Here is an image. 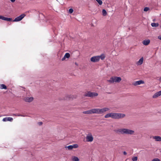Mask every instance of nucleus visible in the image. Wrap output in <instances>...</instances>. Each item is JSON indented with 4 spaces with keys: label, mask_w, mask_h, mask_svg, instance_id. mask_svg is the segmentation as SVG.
Wrapping results in <instances>:
<instances>
[{
    "label": "nucleus",
    "mask_w": 161,
    "mask_h": 161,
    "mask_svg": "<svg viewBox=\"0 0 161 161\" xmlns=\"http://www.w3.org/2000/svg\"><path fill=\"white\" fill-rule=\"evenodd\" d=\"M125 116V115L124 114L111 113L106 114L104 117L106 118L111 117L113 119H120L124 118Z\"/></svg>",
    "instance_id": "f257e3e1"
},
{
    "label": "nucleus",
    "mask_w": 161,
    "mask_h": 161,
    "mask_svg": "<svg viewBox=\"0 0 161 161\" xmlns=\"http://www.w3.org/2000/svg\"><path fill=\"white\" fill-rule=\"evenodd\" d=\"M118 133H120L122 134H127L132 135L134 133V131L129 129L123 128L118 129L115 131Z\"/></svg>",
    "instance_id": "f03ea898"
},
{
    "label": "nucleus",
    "mask_w": 161,
    "mask_h": 161,
    "mask_svg": "<svg viewBox=\"0 0 161 161\" xmlns=\"http://www.w3.org/2000/svg\"><path fill=\"white\" fill-rule=\"evenodd\" d=\"M110 109L108 108H93V114H102L106 112L109 110Z\"/></svg>",
    "instance_id": "7ed1b4c3"
},
{
    "label": "nucleus",
    "mask_w": 161,
    "mask_h": 161,
    "mask_svg": "<svg viewBox=\"0 0 161 161\" xmlns=\"http://www.w3.org/2000/svg\"><path fill=\"white\" fill-rule=\"evenodd\" d=\"M122 80L120 77L112 76L111 77L109 80H108L107 81L110 83H113L114 82H119Z\"/></svg>",
    "instance_id": "20e7f679"
},
{
    "label": "nucleus",
    "mask_w": 161,
    "mask_h": 161,
    "mask_svg": "<svg viewBox=\"0 0 161 161\" xmlns=\"http://www.w3.org/2000/svg\"><path fill=\"white\" fill-rule=\"evenodd\" d=\"M98 95V94L97 92H91L90 91H89L85 93L84 96L85 97H93L97 96Z\"/></svg>",
    "instance_id": "39448f33"
},
{
    "label": "nucleus",
    "mask_w": 161,
    "mask_h": 161,
    "mask_svg": "<svg viewBox=\"0 0 161 161\" xmlns=\"http://www.w3.org/2000/svg\"><path fill=\"white\" fill-rule=\"evenodd\" d=\"M25 16V14H23L16 17L13 20V22H18L21 20Z\"/></svg>",
    "instance_id": "423d86ee"
},
{
    "label": "nucleus",
    "mask_w": 161,
    "mask_h": 161,
    "mask_svg": "<svg viewBox=\"0 0 161 161\" xmlns=\"http://www.w3.org/2000/svg\"><path fill=\"white\" fill-rule=\"evenodd\" d=\"M86 139L87 142H92L93 140V137L91 133H89L86 136Z\"/></svg>",
    "instance_id": "0eeeda50"
},
{
    "label": "nucleus",
    "mask_w": 161,
    "mask_h": 161,
    "mask_svg": "<svg viewBox=\"0 0 161 161\" xmlns=\"http://www.w3.org/2000/svg\"><path fill=\"white\" fill-rule=\"evenodd\" d=\"M99 60V57L97 56H94L90 58V61L92 62H97Z\"/></svg>",
    "instance_id": "6e6552de"
},
{
    "label": "nucleus",
    "mask_w": 161,
    "mask_h": 161,
    "mask_svg": "<svg viewBox=\"0 0 161 161\" xmlns=\"http://www.w3.org/2000/svg\"><path fill=\"white\" fill-rule=\"evenodd\" d=\"M78 146L77 144H75L72 145H69L67 146H66V148H68L69 150H70L73 148H76L78 147Z\"/></svg>",
    "instance_id": "1a4fd4ad"
},
{
    "label": "nucleus",
    "mask_w": 161,
    "mask_h": 161,
    "mask_svg": "<svg viewBox=\"0 0 161 161\" xmlns=\"http://www.w3.org/2000/svg\"><path fill=\"white\" fill-rule=\"evenodd\" d=\"M144 83V82L142 80H139L138 81H135L133 83V85L135 86H136L141 84H143Z\"/></svg>",
    "instance_id": "9d476101"
},
{
    "label": "nucleus",
    "mask_w": 161,
    "mask_h": 161,
    "mask_svg": "<svg viewBox=\"0 0 161 161\" xmlns=\"http://www.w3.org/2000/svg\"><path fill=\"white\" fill-rule=\"evenodd\" d=\"M0 19L9 21H11L12 20V19L11 18L6 17L2 15H0Z\"/></svg>",
    "instance_id": "9b49d317"
},
{
    "label": "nucleus",
    "mask_w": 161,
    "mask_h": 161,
    "mask_svg": "<svg viewBox=\"0 0 161 161\" xmlns=\"http://www.w3.org/2000/svg\"><path fill=\"white\" fill-rule=\"evenodd\" d=\"M153 139H154L155 141L157 142L161 141V137L159 136H154L152 137Z\"/></svg>",
    "instance_id": "f8f14e48"
},
{
    "label": "nucleus",
    "mask_w": 161,
    "mask_h": 161,
    "mask_svg": "<svg viewBox=\"0 0 161 161\" xmlns=\"http://www.w3.org/2000/svg\"><path fill=\"white\" fill-rule=\"evenodd\" d=\"M33 97H26L24 99V100L27 102L30 103L33 101Z\"/></svg>",
    "instance_id": "ddd939ff"
},
{
    "label": "nucleus",
    "mask_w": 161,
    "mask_h": 161,
    "mask_svg": "<svg viewBox=\"0 0 161 161\" xmlns=\"http://www.w3.org/2000/svg\"><path fill=\"white\" fill-rule=\"evenodd\" d=\"M161 95V90L155 93L153 96V98H156Z\"/></svg>",
    "instance_id": "4468645a"
},
{
    "label": "nucleus",
    "mask_w": 161,
    "mask_h": 161,
    "mask_svg": "<svg viewBox=\"0 0 161 161\" xmlns=\"http://www.w3.org/2000/svg\"><path fill=\"white\" fill-rule=\"evenodd\" d=\"M83 113L84 114H93V109L83 112Z\"/></svg>",
    "instance_id": "2eb2a0df"
},
{
    "label": "nucleus",
    "mask_w": 161,
    "mask_h": 161,
    "mask_svg": "<svg viewBox=\"0 0 161 161\" xmlns=\"http://www.w3.org/2000/svg\"><path fill=\"white\" fill-rule=\"evenodd\" d=\"M13 120V119L12 117H6L4 118L3 119V121L4 122L7 121H12Z\"/></svg>",
    "instance_id": "dca6fc26"
},
{
    "label": "nucleus",
    "mask_w": 161,
    "mask_h": 161,
    "mask_svg": "<svg viewBox=\"0 0 161 161\" xmlns=\"http://www.w3.org/2000/svg\"><path fill=\"white\" fill-rule=\"evenodd\" d=\"M143 61V57H142L136 63V64L138 65H141L142 64Z\"/></svg>",
    "instance_id": "f3484780"
},
{
    "label": "nucleus",
    "mask_w": 161,
    "mask_h": 161,
    "mask_svg": "<svg viewBox=\"0 0 161 161\" xmlns=\"http://www.w3.org/2000/svg\"><path fill=\"white\" fill-rule=\"evenodd\" d=\"M150 42V40L149 39L145 40L143 41L142 43L145 46L148 45Z\"/></svg>",
    "instance_id": "a211bd4d"
},
{
    "label": "nucleus",
    "mask_w": 161,
    "mask_h": 161,
    "mask_svg": "<svg viewBox=\"0 0 161 161\" xmlns=\"http://www.w3.org/2000/svg\"><path fill=\"white\" fill-rule=\"evenodd\" d=\"M151 26L153 27H157L158 26L159 24L158 23H152L151 24Z\"/></svg>",
    "instance_id": "6ab92c4d"
},
{
    "label": "nucleus",
    "mask_w": 161,
    "mask_h": 161,
    "mask_svg": "<svg viewBox=\"0 0 161 161\" xmlns=\"http://www.w3.org/2000/svg\"><path fill=\"white\" fill-rule=\"evenodd\" d=\"M0 88L2 89H7V87L5 85L2 84L0 85Z\"/></svg>",
    "instance_id": "aec40b11"
},
{
    "label": "nucleus",
    "mask_w": 161,
    "mask_h": 161,
    "mask_svg": "<svg viewBox=\"0 0 161 161\" xmlns=\"http://www.w3.org/2000/svg\"><path fill=\"white\" fill-rule=\"evenodd\" d=\"M72 160L73 161H79V159L76 156H73L72 158Z\"/></svg>",
    "instance_id": "412c9836"
},
{
    "label": "nucleus",
    "mask_w": 161,
    "mask_h": 161,
    "mask_svg": "<svg viewBox=\"0 0 161 161\" xmlns=\"http://www.w3.org/2000/svg\"><path fill=\"white\" fill-rule=\"evenodd\" d=\"M98 56L99 57V59L100 58L102 60H103L105 57V55L104 54H102L100 56Z\"/></svg>",
    "instance_id": "4be33fe9"
},
{
    "label": "nucleus",
    "mask_w": 161,
    "mask_h": 161,
    "mask_svg": "<svg viewBox=\"0 0 161 161\" xmlns=\"http://www.w3.org/2000/svg\"><path fill=\"white\" fill-rule=\"evenodd\" d=\"M102 13L103 16H105L107 15V12L105 9H103L102 10Z\"/></svg>",
    "instance_id": "5701e85b"
},
{
    "label": "nucleus",
    "mask_w": 161,
    "mask_h": 161,
    "mask_svg": "<svg viewBox=\"0 0 161 161\" xmlns=\"http://www.w3.org/2000/svg\"><path fill=\"white\" fill-rule=\"evenodd\" d=\"M70 54L69 53H66L65 55H64V56L66 58H68L69 57H70Z\"/></svg>",
    "instance_id": "b1692460"
},
{
    "label": "nucleus",
    "mask_w": 161,
    "mask_h": 161,
    "mask_svg": "<svg viewBox=\"0 0 161 161\" xmlns=\"http://www.w3.org/2000/svg\"><path fill=\"white\" fill-rule=\"evenodd\" d=\"M98 3V4L100 5H102L103 3V2L102 0H95Z\"/></svg>",
    "instance_id": "393cba45"
},
{
    "label": "nucleus",
    "mask_w": 161,
    "mask_h": 161,
    "mask_svg": "<svg viewBox=\"0 0 161 161\" xmlns=\"http://www.w3.org/2000/svg\"><path fill=\"white\" fill-rule=\"evenodd\" d=\"M137 160V157H133L132 158V160L133 161H136Z\"/></svg>",
    "instance_id": "a878e982"
},
{
    "label": "nucleus",
    "mask_w": 161,
    "mask_h": 161,
    "mask_svg": "<svg viewBox=\"0 0 161 161\" xmlns=\"http://www.w3.org/2000/svg\"><path fill=\"white\" fill-rule=\"evenodd\" d=\"M67 97H68V98L70 99V98H74V96L73 95H68L67 96Z\"/></svg>",
    "instance_id": "bb28decb"
},
{
    "label": "nucleus",
    "mask_w": 161,
    "mask_h": 161,
    "mask_svg": "<svg viewBox=\"0 0 161 161\" xmlns=\"http://www.w3.org/2000/svg\"><path fill=\"white\" fill-rule=\"evenodd\" d=\"M74 10L72 8H70L69 10V13L72 14Z\"/></svg>",
    "instance_id": "cd10ccee"
},
{
    "label": "nucleus",
    "mask_w": 161,
    "mask_h": 161,
    "mask_svg": "<svg viewBox=\"0 0 161 161\" xmlns=\"http://www.w3.org/2000/svg\"><path fill=\"white\" fill-rule=\"evenodd\" d=\"M152 161H160V160L158 158H155L153 160H152Z\"/></svg>",
    "instance_id": "c85d7f7f"
},
{
    "label": "nucleus",
    "mask_w": 161,
    "mask_h": 161,
    "mask_svg": "<svg viewBox=\"0 0 161 161\" xmlns=\"http://www.w3.org/2000/svg\"><path fill=\"white\" fill-rule=\"evenodd\" d=\"M149 8L148 7H145L144 9V11H147L149 10Z\"/></svg>",
    "instance_id": "c756f323"
},
{
    "label": "nucleus",
    "mask_w": 161,
    "mask_h": 161,
    "mask_svg": "<svg viewBox=\"0 0 161 161\" xmlns=\"http://www.w3.org/2000/svg\"><path fill=\"white\" fill-rule=\"evenodd\" d=\"M12 115L13 116H22V115H20V114H13Z\"/></svg>",
    "instance_id": "7c9ffc66"
},
{
    "label": "nucleus",
    "mask_w": 161,
    "mask_h": 161,
    "mask_svg": "<svg viewBox=\"0 0 161 161\" xmlns=\"http://www.w3.org/2000/svg\"><path fill=\"white\" fill-rule=\"evenodd\" d=\"M123 154L125 155H126L127 154V153L125 151H124L123 152Z\"/></svg>",
    "instance_id": "2f4dec72"
},
{
    "label": "nucleus",
    "mask_w": 161,
    "mask_h": 161,
    "mask_svg": "<svg viewBox=\"0 0 161 161\" xmlns=\"http://www.w3.org/2000/svg\"><path fill=\"white\" fill-rule=\"evenodd\" d=\"M65 58L64 56V57L62 58L61 60L62 61H64L65 59Z\"/></svg>",
    "instance_id": "473e14b6"
},
{
    "label": "nucleus",
    "mask_w": 161,
    "mask_h": 161,
    "mask_svg": "<svg viewBox=\"0 0 161 161\" xmlns=\"http://www.w3.org/2000/svg\"><path fill=\"white\" fill-rule=\"evenodd\" d=\"M158 38L161 40V36H158Z\"/></svg>",
    "instance_id": "72a5a7b5"
},
{
    "label": "nucleus",
    "mask_w": 161,
    "mask_h": 161,
    "mask_svg": "<svg viewBox=\"0 0 161 161\" xmlns=\"http://www.w3.org/2000/svg\"><path fill=\"white\" fill-rule=\"evenodd\" d=\"M42 124V122H40L39 123V125H41Z\"/></svg>",
    "instance_id": "f704fd0d"
},
{
    "label": "nucleus",
    "mask_w": 161,
    "mask_h": 161,
    "mask_svg": "<svg viewBox=\"0 0 161 161\" xmlns=\"http://www.w3.org/2000/svg\"><path fill=\"white\" fill-rule=\"evenodd\" d=\"M15 1V0H10V1L12 3L14 2Z\"/></svg>",
    "instance_id": "c9c22d12"
},
{
    "label": "nucleus",
    "mask_w": 161,
    "mask_h": 161,
    "mask_svg": "<svg viewBox=\"0 0 161 161\" xmlns=\"http://www.w3.org/2000/svg\"><path fill=\"white\" fill-rule=\"evenodd\" d=\"M75 64L76 65H78V64L76 63H75Z\"/></svg>",
    "instance_id": "e433bc0d"
},
{
    "label": "nucleus",
    "mask_w": 161,
    "mask_h": 161,
    "mask_svg": "<svg viewBox=\"0 0 161 161\" xmlns=\"http://www.w3.org/2000/svg\"><path fill=\"white\" fill-rule=\"evenodd\" d=\"M159 81H161V77L160 78Z\"/></svg>",
    "instance_id": "4c0bfd02"
},
{
    "label": "nucleus",
    "mask_w": 161,
    "mask_h": 161,
    "mask_svg": "<svg viewBox=\"0 0 161 161\" xmlns=\"http://www.w3.org/2000/svg\"><path fill=\"white\" fill-rule=\"evenodd\" d=\"M22 116H23V117H25V116L24 115H22Z\"/></svg>",
    "instance_id": "58836bf2"
},
{
    "label": "nucleus",
    "mask_w": 161,
    "mask_h": 161,
    "mask_svg": "<svg viewBox=\"0 0 161 161\" xmlns=\"http://www.w3.org/2000/svg\"><path fill=\"white\" fill-rule=\"evenodd\" d=\"M22 88H24V89H25V88L24 87H22Z\"/></svg>",
    "instance_id": "ea45409f"
},
{
    "label": "nucleus",
    "mask_w": 161,
    "mask_h": 161,
    "mask_svg": "<svg viewBox=\"0 0 161 161\" xmlns=\"http://www.w3.org/2000/svg\"><path fill=\"white\" fill-rule=\"evenodd\" d=\"M68 99L67 98H66L65 99Z\"/></svg>",
    "instance_id": "a19ab883"
}]
</instances>
